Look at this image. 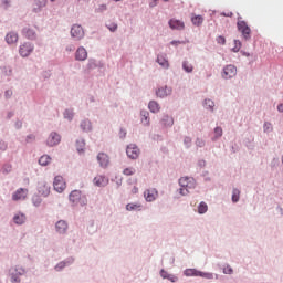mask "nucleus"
Masks as SVG:
<instances>
[{
	"label": "nucleus",
	"instance_id": "51",
	"mask_svg": "<svg viewBox=\"0 0 283 283\" xmlns=\"http://www.w3.org/2000/svg\"><path fill=\"white\" fill-rule=\"evenodd\" d=\"M217 42H218L219 44H224V43H226V39L220 35V36L217 38Z\"/></svg>",
	"mask_w": 283,
	"mask_h": 283
},
{
	"label": "nucleus",
	"instance_id": "15",
	"mask_svg": "<svg viewBox=\"0 0 283 283\" xmlns=\"http://www.w3.org/2000/svg\"><path fill=\"white\" fill-rule=\"evenodd\" d=\"M22 34L29 40L36 39V31H34V29L30 27L23 28Z\"/></svg>",
	"mask_w": 283,
	"mask_h": 283
},
{
	"label": "nucleus",
	"instance_id": "64",
	"mask_svg": "<svg viewBox=\"0 0 283 283\" xmlns=\"http://www.w3.org/2000/svg\"><path fill=\"white\" fill-rule=\"evenodd\" d=\"M114 1H120V0H114Z\"/></svg>",
	"mask_w": 283,
	"mask_h": 283
},
{
	"label": "nucleus",
	"instance_id": "47",
	"mask_svg": "<svg viewBox=\"0 0 283 283\" xmlns=\"http://www.w3.org/2000/svg\"><path fill=\"white\" fill-rule=\"evenodd\" d=\"M223 273L224 274H231L232 273V268L230 265H227L226 268H223Z\"/></svg>",
	"mask_w": 283,
	"mask_h": 283
},
{
	"label": "nucleus",
	"instance_id": "34",
	"mask_svg": "<svg viewBox=\"0 0 283 283\" xmlns=\"http://www.w3.org/2000/svg\"><path fill=\"white\" fill-rule=\"evenodd\" d=\"M240 199V190H232V202L238 203Z\"/></svg>",
	"mask_w": 283,
	"mask_h": 283
},
{
	"label": "nucleus",
	"instance_id": "53",
	"mask_svg": "<svg viewBox=\"0 0 283 283\" xmlns=\"http://www.w3.org/2000/svg\"><path fill=\"white\" fill-rule=\"evenodd\" d=\"M33 140H34L33 135L27 136V143H32Z\"/></svg>",
	"mask_w": 283,
	"mask_h": 283
},
{
	"label": "nucleus",
	"instance_id": "41",
	"mask_svg": "<svg viewBox=\"0 0 283 283\" xmlns=\"http://www.w3.org/2000/svg\"><path fill=\"white\" fill-rule=\"evenodd\" d=\"M235 46L232 49L234 52H238L241 49V42L239 40L234 41Z\"/></svg>",
	"mask_w": 283,
	"mask_h": 283
},
{
	"label": "nucleus",
	"instance_id": "50",
	"mask_svg": "<svg viewBox=\"0 0 283 283\" xmlns=\"http://www.w3.org/2000/svg\"><path fill=\"white\" fill-rule=\"evenodd\" d=\"M4 96L6 98H12V90H7Z\"/></svg>",
	"mask_w": 283,
	"mask_h": 283
},
{
	"label": "nucleus",
	"instance_id": "24",
	"mask_svg": "<svg viewBox=\"0 0 283 283\" xmlns=\"http://www.w3.org/2000/svg\"><path fill=\"white\" fill-rule=\"evenodd\" d=\"M143 206L140 203H128L126 205V211H140Z\"/></svg>",
	"mask_w": 283,
	"mask_h": 283
},
{
	"label": "nucleus",
	"instance_id": "55",
	"mask_svg": "<svg viewBox=\"0 0 283 283\" xmlns=\"http://www.w3.org/2000/svg\"><path fill=\"white\" fill-rule=\"evenodd\" d=\"M6 149H7L6 143H0V150H6Z\"/></svg>",
	"mask_w": 283,
	"mask_h": 283
},
{
	"label": "nucleus",
	"instance_id": "33",
	"mask_svg": "<svg viewBox=\"0 0 283 283\" xmlns=\"http://www.w3.org/2000/svg\"><path fill=\"white\" fill-rule=\"evenodd\" d=\"M140 115H142V124L148 125L149 124L148 112L147 111H142Z\"/></svg>",
	"mask_w": 283,
	"mask_h": 283
},
{
	"label": "nucleus",
	"instance_id": "42",
	"mask_svg": "<svg viewBox=\"0 0 283 283\" xmlns=\"http://www.w3.org/2000/svg\"><path fill=\"white\" fill-rule=\"evenodd\" d=\"M164 122H167V123H164V125H166V126L174 125V119L171 117H166V119H164Z\"/></svg>",
	"mask_w": 283,
	"mask_h": 283
},
{
	"label": "nucleus",
	"instance_id": "49",
	"mask_svg": "<svg viewBox=\"0 0 283 283\" xmlns=\"http://www.w3.org/2000/svg\"><path fill=\"white\" fill-rule=\"evenodd\" d=\"M160 276H161L163 279H167L168 276H171V274H168L166 271L160 270Z\"/></svg>",
	"mask_w": 283,
	"mask_h": 283
},
{
	"label": "nucleus",
	"instance_id": "8",
	"mask_svg": "<svg viewBox=\"0 0 283 283\" xmlns=\"http://www.w3.org/2000/svg\"><path fill=\"white\" fill-rule=\"evenodd\" d=\"M71 35L75 40H81V39H83V36H85V31H83V27H81L78 24H74L71 29Z\"/></svg>",
	"mask_w": 283,
	"mask_h": 283
},
{
	"label": "nucleus",
	"instance_id": "27",
	"mask_svg": "<svg viewBox=\"0 0 283 283\" xmlns=\"http://www.w3.org/2000/svg\"><path fill=\"white\" fill-rule=\"evenodd\" d=\"M25 220H27L25 216L21 214V213L20 214H15L13 217V221H14L15 224H24Z\"/></svg>",
	"mask_w": 283,
	"mask_h": 283
},
{
	"label": "nucleus",
	"instance_id": "19",
	"mask_svg": "<svg viewBox=\"0 0 283 283\" xmlns=\"http://www.w3.org/2000/svg\"><path fill=\"white\" fill-rule=\"evenodd\" d=\"M169 27L172 30H182L185 28V23L182 21H180V20L171 19L169 21Z\"/></svg>",
	"mask_w": 283,
	"mask_h": 283
},
{
	"label": "nucleus",
	"instance_id": "11",
	"mask_svg": "<svg viewBox=\"0 0 283 283\" xmlns=\"http://www.w3.org/2000/svg\"><path fill=\"white\" fill-rule=\"evenodd\" d=\"M28 193H29L28 189L19 188L18 190H15L12 198L14 201L25 200Z\"/></svg>",
	"mask_w": 283,
	"mask_h": 283
},
{
	"label": "nucleus",
	"instance_id": "18",
	"mask_svg": "<svg viewBox=\"0 0 283 283\" xmlns=\"http://www.w3.org/2000/svg\"><path fill=\"white\" fill-rule=\"evenodd\" d=\"M56 232L60 233V234H64L66 233V230H67V223L65 220H60L56 222Z\"/></svg>",
	"mask_w": 283,
	"mask_h": 283
},
{
	"label": "nucleus",
	"instance_id": "30",
	"mask_svg": "<svg viewBox=\"0 0 283 283\" xmlns=\"http://www.w3.org/2000/svg\"><path fill=\"white\" fill-rule=\"evenodd\" d=\"M213 134L216 136H213L212 140L216 142L217 139L221 138L223 136V129L220 128V127H217L214 130H213Z\"/></svg>",
	"mask_w": 283,
	"mask_h": 283
},
{
	"label": "nucleus",
	"instance_id": "56",
	"mask_svg": "<svg viewBox=\"0 0 283 283\" xmlns=\"http://www.w3.org/2000/svg\"><path fill=\"white\" fill-rule=\"evenodd\" d=\"M157 0H153V2L150 3V7H155L157 3H156ZM165 2H167L168 0H164Z\"/></svg>",
	"mask_w": 283,
	"mask_h": 283
},
{
	"label": "nucleus",
	"instance_id": "61",
	"mask_svg": "<svg viewBox=\"0 0 283 283\" xmlns=\"http://www.w3.org/2000/svg\"><path fill=\"white\" fill-rule=\"evenodd\" d=\"M279 109V112H283V108H277Z\"/></svg>",
	"mask_w": 283,
	"mask_h": 283
},
{
	"label": "nucleus",
	"instance_id": "16",
	"mask_svg": "<svg viewBox=\"0 0 283 283\" xmlns=\"http://www.w3.org/2000/svg\"><path fill=\"white\" fill-rule=\"evenodd\" d=\"M171 92V87L161 86L156 91V94L159 98H165L166 96H170Z\"/></svg>",
	"mask_w": 283,
	"mask_h": 283
},
{
	"label": "nucleus",
	"instance_id": "63",
	"mask_svg": "<svg viewBox=\"0 0 283 283\" xmlns=\"http://www.w3.org/2000/svg\"><path fill=\"white\" fill-rule=\"evenodd\" d=\"M282 164H283V156H282Z\"/></svg>",
	"mask_w": 283,
	"mask_h": 283
},
{
	"label": "nucleus",
	"instance_id": "44",
	"mask_svg": "<svg viewBox=\"0 0 283 283\" xmlns=\"http://www.w3.org/2000/svg\"><path fill=\"white\" fill-rule=\"evenodd\" d=\"M205 105H206V107H214V102L211 99H206Z\"/></svg>",
	"mask_w": 283,
	"mask_h": 283
},
{
	"label": "nucleus",
	"instance_id": "5",
	"mask_svg": "<svg viewBox=\"0 0 283 283\" xmlns=\"http://www.w3.org/2000/svg\"><path fill=\"white\" fill-rule=\"evenodd\" d=\"M39 196L48 198L51 195V186L46 181H39L38 184Z\"/></svg>",
	"mask_w": 283,
	"mask_h": 283
},
{
	"label": "nucleus",
	"instance_id": "2",
	"mask_svg": "<svg viewBox=\"0 0 283 283\" xmlns=\"http://www.w3.org/2000/svg\"><path fill=\"white\" fill-rule=\"evenodd\" d=\"M33 51H34V44H32L30 42H25L22 45H20V48H19V54L23 59L30 56Z\"/></svg>",
	"mask_w": 283,
	"mask_h": 283
},
{
	"label": "nucleus",
	"instance_id": "10",
	"mask_svg": "<svg viewBox=\"0 0 283 283\" xmlns=\"http://www.w3.org/2000/svg\"><path fill=\"white\" fill-rule=\"evenodd\" d=\"M233 76H237V69L234 65H227L223 69L222 72V77L228 80V78H233Z\"/></svg>",
	"mask_w": 283,
	"mask_h": 283
},
{
	"label": "nucleus",
	"instance_id": "43",
	"mask_svg": "<svg viewBox=\"0 0 283 283\" xmlns=\"http://www.w3.org/2000/svg\"><path fill=\"white\" fill-rule=\"evenodd\" d=\"M107 28L109 29V31L114 32L117 30V24L116 23H109L107 24Z\"/></svg>",
	"mask_w": 283,
	"mask_h": 283
},
{
	"label": "nucleus",
	"instance_id": "23",
	"mask_svg": "<svg viewBox=\"0 0 283 283\" xmlns=\"http://www.w3.org/2000/svg\"><path fill=\"white\" fill-rule=\"evenodd\" d=\"M49 164H51V157L49 155H42L41 158H39V165L42 167H45Z\"/></svg>",
	"mask_w": 283,
	"mask_h": 283
},
{
	"label": "nucleus",
	"instance_id": "29",
	"mask_svg": "<svg viewBox=\"0 0 283 283\" xmlns=\"http://www.w3.org/2000/svg\"><path fill=\"white\" fill-rule=\"evenodd\" d=\"M82 127L83 132H91L92 125L90 120H83L82 124L80 125Z\"/></svg>",
	"mask_w": 283,
	"mask_h": 283
},
{
	"label": "nucleus",
	"instance_id": "7",
	"mask_svg": "<svg viewBox=\"0 0 283 283\" xmlns=\"http://www.w3.org/2000/svg\"><path fill=\"white\" fill-rule=\"evenodd\" d=\"M60 143H61V136L59 135V133H55V132L50 133V136L46 138V146L54 147V146H59Z\"/></svg>",
	"mask_w": 283,
	"mask_h": 283
},
{
	"label": "nucleus",
	"instance_id": "31",
	"mask_svg": "<svg viewBox=\"0 0 283 283\" xmlns=\"http://www.w3.org/2000/svg\"><path fill=\"white\" fill-rule=\"evenodd\" d=\"M182 70H185V72H187L188 74H191V72H193V66L189 62L185 61L182 63Z\"/></svg>",
	"mask_w": 283,
	"mask_h": 283
},
{
	"label": "nucleus",
	"instance_id": "54",
	"mask_svg": "<svg viewBox=\"0 0 283 283\" xmlns=\"http://www.w3.org/2000/svg\"><path fill=\"white\" fill-rule=\"evenodd\" d=\"M158 104L155 101H151L148 105V107H157Z\"/></svg>",
	"mask_w": 283,
	"mask_h": 283
},
{
	"label": "nucleus",
	"instance_id": "35",
	"mask_svg": "<svg viewBox=\"0 0 283 283\" xmlns=\"http://www.w3.org/2000/svg\"><path fill=\"white\" fill-rule=\"evenodd\" d=\"M135 174H136V169L133 168V167H129V168H125V169H124V175H125V176H133V175H135Z\"/></svg>",
	"mask_w": 283,
	"mask_h": 283
},
{
	"label": "nucleus",
	"instance_id": "13",
	"mask_svg": "<svg viewBox=\"0 0 283 283\" xmlns=\"http://www.w3.org/2000/svg\"><path fill=\"white\" fill-rule=\"evenodd\" d=\"M97 160H98L99 166H101L102 168H107L108 165H109V157H108V155H106L105 153H99V154L97 155Z\"/></svg>",
	"mask_w": 283,
	"mask_h": 283
},
{
	"label": "nucleus",
	"instance_id": "52",
	"mask_svg": "<svg viewBox=\"0 0 283 283\" xmlns=\"http://www.w3.org/2000/svg\"><path fill=\"white\" fill-rule=\"evenodd\" d=\"M138 192H139V188L138 187H133L130 189V193H133V195H137Z\"/></svg>",
	"mask_w": 283,
	"mask_h": 283
},
{
	"label": "nucleus",
	"instance_id": "62",
	"mask_svg": "<svg viewBox=\"0 0 283 283\" xmlns=\"http://www.w3.org/2000/svg\"><path fill=\"white\" fill-rule=\"evenodd\" d=\"M18 127H21V123H18Z\"/></svg>",
	"mask_w": 283,
	"mask_h": 283
},
{
	"label": "nucleus",
	"instance_id": "60",
	"mask_svg": "<svg viewBox=\"0 0 283 283\" xmlns=\"http://www.w3.org/2000/svg\"><path fill=\"white\" fill-rule=\"evenodd\" d=\"M180 42L172 41L171 44H179Z\"/></svg>",
	"mask_w": 283,
	"mask_h": 283
},
{
	"label": "nucleus",
	"instance_id": "38",
	"mask_svg": "<svg viewBox=\"0 0 283 283\" xmlns=\"http://www.w3.org/2000/svg\"><path fill=\"white\" fill-rule=\"evenodd\" d=\"M32 201H33V206H36V207H39L42 203V200L38 195L33 197Z\"/></svg>",
	"mask_w": 283,
	"mask_h": 283
},
{
	"label": "nucleus",
	"instance_id": "20",
	"mask_svg": "<svg viewBox=\"0 0 283 283\" xmlns=\"http://www.w3.org/2000/svg\"><path fill=\"white\" fill-rule=\"evenodd\" d=\"M6 41H7L8 44L18 43V42H19V34L15 33V32H9V33L6 35Z\"/></svg>",
	"mask_w": 283,
	"mask_h": 283
},
{
	"label": "nucleus",
	"instance_id": "45",
	"mask_svg": "<svg viewBox=\"0 0 283 283\" xmlns=\"http://www.w3.org/2000/svg\"><path fill=\"white\" fill-rule=\"evenodd\" d=\"M64 268H66V263L61 262V263H57L55 270H56V271H61V270H63Z\"/></svg>",
	"mask_w": 283,
	"mask_h": 283
},
{
	"label": "nucleus",
	"instance_id": "1",
	"mask_svg": "<svg viewBox=\"0 0 283 283\" xmlns=\"http://www.w3.org/2000/svg\"><path fill=\"white\" fill-rule=\"evenodd\" d=\"M179 186L181 187L179 188V195L187 196L189 195V189L196 187V181L190 177H182L179 179Z\"/></svg>",
	"mask_w": 283,
	"mask_h": 283
},
{
	"label": "nucleus",
	"instance_id": "46",
	"mask_svg": "<svg viewBox=\"0 0 283 283\" xmlns=\"http://www.w3.org/2000/svg\"><path fill=\"white\" fill-rule=\"evenodd\" d=\"M166 279H168V281H170L171 283L178 282V277L176 275H168V277Z\"/></svg>",
	"mask_w": 283,
	"mask_h": 283
},
{
	"label": "nucleus",
	"instance_id": "9",
	"mask_svg": "<svg viewBox=\"0 0 283 283\" xmlns=\"http://www.w3.org/2000/svg\"><path fill=\"white\" fill-rule=\"evenodd\" d=\"M11 273V283H20L21 279L19 276H22L24 274V270L21 268H14L10 270Z\"/></svg>",
	"mask_w": 283,
	"mask_h": 283
},
{
	"label": "nucleus",
	"instance_id": "32",
	"mask_svg": "<svg viewBox=\"0 0 283 283\" xmlns=\"http://www.w3.org/2000/svg\"><path fill=\"white\" fill-rule=\"evenodd\" d=\"M208 211V205H206L205 202L199 203L198 206V213L199 214H203Z\"/></svg>",
	"mask_w": 283,
	"mask_h": 283
},
{
	"label": "nucleus",
	"instance_id": "39",
	"mask_svg": "<svg viewBox=\"0 0 283 283\" xmlns=\"http://www.w3.org/2000/svg\"><path fill=\"white\" fill-rule=\"evenodd\" d=\"M263 130H265V133L272 132L273 130L272 124L265 123V125H263Z\"/></svg>",
	"mask_w": 283,
	"mask_h": 283
},
{
	"label": "nucleus",
	"instance_id": "26",
	"mask_svg": "<svg viewBox=\"0 0 283 283\" xmlns=\"http://www.w3.org/2000/svg\"><path fill=\"white\" fill-rule=\"evenodd\" d=\"M191 21L193 25L200 27L203 23V17L202 15H192Z\"/></svg>",
	"mask_w": 283,
	"mask_h": 283
},
{
	"label": "nucleus",
	"instance_id": "28",
	"mask_svg": "<svg viewBox=\"0 0 283 283\" xmlns=\"http://www.w3.org/2000/svg\"><path fill=\"white\" fill-rule=\"evenodd\" d=\"M84 150H85V140L78 139L76 142V151H78V154H83Z\"/></svg>",
	"mask_w": 283,
	"mask_h": 283
},
{
	"label": "nucleus",
	"instance_id": "36",
	"mask_svg": "<svg viewBox=\"0 0 283 283\" xmlns=\"http://www.w3.org/2000/svg\"><path fill=\"white\" fill-rule=\"evenodd\" d=\"M73 117H74V113H72V109H65L64 118L71 120Z\"/></svg>",
	"mask_w": 283,
	"mask_h": 283
},
{
	"label": "nucleus",
	"instance_id": "22",
	"mask_svg": "<svg viewBox=\"0 0 283 283\" xmlns=\"http://www.w3.org/2000/svg\"><path fill=\"white\" fill-rule=\"evenodd\" d=\"M157 63L160 67H164L165 70H168L169 67V62L166 60V55H158Z\"/></svg>",
	"mask_w": 283,
	"mask_h": 283
},
{
	"label": "nucleus",
	"instance_id": "59",
	"mask_svg": "<svg viewBox=\"0 0 283 283\" xmlns=\"http://www.w3.org/2000/svg\"><path fill=\"white\" fill-rule=\"evenodd\" d=\"M101 8H102V10H105V9H106V6H105V4H103V6H101Z\"/></svg>",
	"mask_w": 283,
	"mask_h": 283
},
{
	"label": "nucleus",
	"instance_id": "14",
	"mask_svg": "<svg viewBox=\"0 0 283 283\" xmlns=\"http://www.w3.org/2000/svg\"><path fill=\"white\" fill-rule=\"evenodd\" d=\"M144 197L147 202H154L156 198H158V191L155 189H149L145 191Z\"/></svg>",
	"mask_w": 283,
	"mask_h": 283
},
{
	"label": "nucleus",
	"instance_id": "17",
	"mask_svg": "<svg viewBox=\"0 0 283 283\" xmlns=\"http://www.w3.org/2000/svg\"><path fill=\"white\" fill-rule=\"evenodd\" d=\"M108 185V178L98 175L94 178V186L95 187H106Z\"/></svg>",
	"mask_w": 283,
	"mask_h": 283
},
{
	"label": "nucleus",
	"instance_id": "21",
	"mask_svg": "<svg viewBox=\"0 0 283 283\" xmlns=\"http://www.w3.org/2000/svg\"><path fill=\"white\" fill-rule=\"evenodd\" d=\"M81 197H82V192H80L78 190H73L69 196V199L71 200L72 203H77Z\"/></svg>",
	"mask_w": 283,
	"mask_h": 283
},
{
	"label": "nucleus",
	"instance_id": "58",
	"mask_svg": "<svg viewBox=\"0 0 283 283\" xmlns=\"http://www.w3.org/2000/svg\"><path fill=\"white\" fill-rule=\"evenodd\" d=\"M153 113H158L159 112V108L158 107H155L151 109Z\"/></svg>",
	"mask_w": 283,
	"mask_h": 283
},
{
	"label": "nucleus",
	"instance_id": "6",
	"mask_svg": "<svg viewBox=\"0 0 283 283\" xmlns=\"http://www.w3.org/2000/svg\"><path fill=\"white\" fill-rule=\"evenodd\" d=\"M140 154V150L138 148V146H136L135 144H130L128 146V148H126V155L132 159V160H136L138 159Z\"/></svg>",
	"mask_w": 283,
	"mask_h": 283
},
{
	"label": "nucleus",
	"instance_id": "4",
	"mask_svg": "<svg viewBox=\"0 0 283 283\" xmlns=\"http://www.w3.org/2000/svg\"><path fill=\"white\" fill-rule=\"evenodd\" d=\"M237 25H238V30L242 33L243 38L245 40H249L251 38V29L249 28L247 22L239 20Z\"/></svg>",
	"mask_w": 283,
	"mask_h": 283
},
{
	"label": "nucleus",
	"instance_id": "40",
	"mask_svg": "<svg viewBox=\"0 0 283 283\" xmlns=\"http://www.w3.org/2000/svg\"><path fill=\"white\" fill-rule=\"evenodd\" d=\"M2 171H3V174H10L11 165L10 164L4 165L2 168Z\"/></svg>",
	"mask_w": 283,
	"mask_h": 283
},
{
	"label": "nucleus",
	"instance_id": "25",
	"mask_svg": "<svg viewBox=\"0 0 283 283\" xmlns=\"http://www.w3.org/2000/svg\"><path fill=\"white\" fill-rule=\"evenodd\" d=\"M201 271H198L196 269H186V271H184V275L185 276H198L200 275Z\"/></svg>",
	"mask_w": 283,
	"mask_h": 283
},
{
	"label": "nucleus",
	"instance_id": "3",
	"mask_svg": "<svg viewBox=\"0 0 283 283\" xmlns=\"http://www.w3.org/2000/svg\"><path fill=\"white\" fill-rule=\"evenodd\" d=\"M53 189L57 193H63L64 190L66 189V181L64 180L63 177L56 176L55 179H53Z\"/></svg>",
	"mask_w": 283,
	"mask_h": 283
},
{
	"label": "nucleus",
	"instance_id": "12",
	"mask_svg": "<svg viewBox=\"0 0 283 283\" xmlns=\"http://www.w3.org/2000/svg\"><path fill=\"white\" fill-rule=\"evenodd\" d=\"M76 61H87V50L85 48L80 46L75 52Z\"/></svg>",
	"mask_w": 283,
	"mask_h": 283
},
{
	"label": "nucleus",
	"instance_id": "48",
	"mask_svg": "<svg viewBox=\"0 0 283 283\" xmlns=\"http://www.w3.org/2000/svg\"><path fill=\"white\" fill-rule=\"evenodd\" d=\"M196 144H197V146H198L199 148L205 147V142H203V139L198 138Z\"/></svg>",
	"mask_w": 283,
	"mask_h": 283
},
{
	"label": "nucleus",
	"instance_id": "37",
	"mask_svg": "<svg viewBox=\"0 0 283 283\" xmlns=\"http://www.w3.org/2000/svg\"><path fill=\"white\" fill-rule=\"evenodd\" d=\"M199 277H202V279H208V280H212L213 279V274L211 273H205V272H199Z\"/></svg>",
	"mask_w": 283,
	"mask_h": 283
},
{
	"label": "nucleus",
	"instance_id": "57",
	"mask_svg": "<svg viewBox=\"0 0 283 283\" xmlns=\"http://www.w3.org/2000/svg\"><path fill=\"white\" fill-rule=\"evenodd\" d=\"M184 143L187 145H190L191 140H190V138H186V139H184Z\"/></svg>",
	"mask_w": 283,
	"mask_h": 283
}]
</instances>
